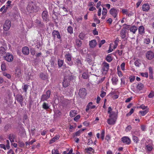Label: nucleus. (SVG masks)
I'll return each instance as SVG.
<instances>
[{
    "mask_svg": "<svg viewBox=\"0 0 154 154\" xmlns=\"http://www.w3.org/2000/svg\"><path fill=\"white\" fill-rule=\"evenodd\" d=\"M132 139L134 142L136 143H137L139 142V138L136 136L133 135Z\"/></svg>",
    "mask_w": 154,
    "mask_h": 154,
    "instance_id": "nucleus-33",
    "label": "nucleus"
},
{
    "mask_svg": "<svg viewBox=\"0 0 154 154\" xmlns=\"http://www.w3.org/2000/svg\"><path fill=\"white\" fill-rule=\"evenodd\" d=\"M52 154H60L57 149H54L52 151Z\"/></svg>",
    "mask_w": 154,
    "mask_h": 154,
    "instance_id": "nucleus-45",
    "label": "nucleus"
},
{
    "mask_svg": "<svg viewBox=\"0 0 154 154\" xmlns=\"http://www.w3.org/2000/svg\"><path fill=\"white\" fill-rule=\"evenodd\" d=\"M121 141L125 144L129 145L131 143V139L128 137L124 136L121 139Z\"/></svg>",
    "mask_w": 154,
    "mask_h": 154,
    "instance_id": "nucleus-10",
    "label": "nucleus"
},
{
    "mask_svg": "<svg viewBox=\"0 0 154 154\" xmlns=\"http://www.w3.org/2000/svg\"><path fill=\"white\" fill-rule=\"evenodd\" d=\"M66 62L70 66L73 64V62L72 60V56L69 53L66 54L65 55Z\"/></svg>",
    "mask_w": 154,
    "mask_h": 154,
    "instance_id": "nucleus-4",
    "label": "nucleus"
},
{
    "mask_svg": "<svg viewBox=\"0 0 154 154\" xmlns=\"http://www.w3.org/2000/svg\"><path fill=\"white\" fill-rule=\"evenodd\" d=\"M139 34L140 35H143L145 33V28L143 26H139L138 28Z\"/></svg>",
    "mask_w": 154,
    "mask_h": 154,
    "instance_id": "nucleus-22",
    "label": "nucleus"
},
{
    "mask_svg": "<svg viewBox=\"0 0 154 154\" xmlns=\"http://www.w3.org/2000/svg\"><path fill=\"white\" fill-rule=\"evenodd\" d=\"M125 63H122L121 65V68L122 70L124 71L125 69Z\"/></svg>",
    "mask_w": 154,
    "mask_h": 154,
    "instance_id": "nucleus-64",
    "label": "nucleus"
},
{
    "mask_svg": "<svg viewBox=\"0 0 154 154\" xmlns=\"http://www.w3.org/2000/svg\"><path fill=\"white\" fill-rule=\"evenodd\" d=\"M106 60L107 62H110L112 61V59L110 55H108L106 57Z\"/></svg>",
    "mask_w": 154,
    "mask_h": 154,
    "instance_id": "nucleus-39",
    "label": "nucleus"
},
{
    "mask_svg": "<svg viewBox=\"0 0 154 154\" xmlns=\"http://www.w3.org/2000/svg\"><path fill=\"white\" fill-rule=\"evenodd\" d=\"M144 87V86L141 83H140L137 85V88L138 90L140 91L143 90Z\"/></svg>",
    "mask_w": 154,
    "mask_h": 154,
    "instance_id": "nucleus-29",
    "label": "nucleus"
},
{
    "mask_svg": "<svg viewBox=\"0 0 154 154\" xmlns=\"http://www.w3.org/2000/svg\"><path fill=\"white\" fill-rule=\"evenodd\" d=\"M42 108L45 110H47L49 108L48 104L45 102H44L42 105Z\"/></svg>",
    "mask_w": 154,
    "mask_h": 154,
    "instance_id": "nucleus-32",
    "label": "nucleus"
},
{
    "mask_svg": "<svg viewBox=\"0 0 154 154\" xmlns=\"http://www.w3.org/2000/svg\"><path fill=\"white\" fill-rule=\"evenodd\" d=\"M142 10L148 12L150 9V7L148 3L143 4L142 7Z\"/></svg>",
    "mask_w": 154,
    "mask_h": 154,
    "instance_id": "nucleus-14",
    "label": "nucleus"
},
{
    "mask_svg": "<svg viewBox=\"0 0 154 154\" xmlns=\"http://www.w3.org/2000/svg\"><path fill=\"white\" fill-rule=\"evenodd\" d=\"M3 74L4 76L6 77L9 79H10L11 78V75L5 72H4Z\"/></svg>",
    "mask_w": 154,
    "mask_h": 154,
    "instance_id": "nucleus-40",
    "label": "nucleus"
},
{
    "mask_svg": "<svg viewBox=\"0 0 154 154\" xmlns=\"http://www.w3.org/2000/svg\"><path fill=\"white\" fill-rule=\"evenodd\" d=\"M150 40L149 38H145L144 39V43L146 44H149L150 43Z\"/></svg>",
    "mask_w": 154,
    "mask_h": 154,
    "instance_id": "nucleus-56",
    "label": "nucleus"
},
{
    "mask_svg": "<svg viewBox=\"0 0 154 154\" xmlns=\"http://www.w3.org/2000/svg\"><path fill=\"white\" fill-rule=\"evenodd\" d=\"M135 107H134V108H131V110H130V112L129 113H127L126 114V116H131L133 113V112H134V109H135Z\"/></svg>",
    "mask_w": 154,
    "mask_h": 154,
    "instance_id": "nucleus-41",
    "label": "nucleus"
},
{
    "mask_svg": "<svg viewBox=\"0 0 154 154\" xmlns=\"http://www.w3.org/2000/svg\"><path fill=\"white\" fill-rule=\"evenodd\" d=\"M119 66H117V72H118V76L120 77H121L122 76V72L119 70Z\"/></svg>",
    "mask_w": 154,
    "mask_h": 154,
    "instance_id": "nucleus-46",
    "label": "nucleus"
},
{
    "mask_svg": "<svg viewBox=\"0 0 154 154\" xmlns=\"http://www.w3.org/2000/svg\"><path fill=\"white\" fill-rule=\"evenodd\" d=\"M22 52L23 54L26 55H27L29 54V50L28 47L25 46L22 48Z\"/></svg>",
    "mask_w": 154,
    "mask_h": 154,
    "instance_id": "nucleus-21",
    "label": "nucleus"
},
{
    "mask_svg": "<svg viewBox=\"0 0 154 154\" xmlns=\"http://www.w3.org/2000/svg\"><path fill=\"white\" fill-rule=\"evenodd\" d=\"M140 75L142 76L145 77L146 78H148V73L147 72L141 73Z\"/></svg>",
    "mask_w": 154,
    "mask_h": 154,
    "instance_id": "nucleus-51",
    "label": "nucleus"
},
{
    "mask_svg": "<svg viewBox=\"0 0 154 154\" xmlns=\"http://www.w3.org/2000/svg\"><path fill=\"white\" fill-rule=\"evenodd\" d=\"M109 64L106 62H103L102 65L101 71L106 73L109 69Z\"/></svg>",
    "mask_w": 154,
    "mask_h": 154,
    "instance_id": "nucleus-8",
    "label": "nucleus"
},
{
    "mask_svg": "<svg viewBox=\"0 0 154 154\" xmlns=\"http://www.w3.org/2000/svg\"><path fill=\"white\" fill-rule=\"evenodd\" d=\"M1 68L2 71H5L6 70V65L5 63H2L1 65Z\"/></svg>",
    "mask_w": 154,
    "mask_h": 154,
    "instance_id": "nucleus-55",
    "label": "nucleus"
},
{
    "mask_svg": "<svg viewBox=\"0 0 154 154\" xmlns=\"http://www.w3.org/2000/svg\"><path fill=\"white\" fill-rule=\"evenodd\" d=\"M6 148L7 149H9L10 148V142L9 140H6Z\"/></svg>",
    "mask_w": 154,
    "mask_h": 154,
    "instance_id": "nucleus-62",
    "label": "nucleus"
},
{
    "mask_svg": "<svg viewBox=\"0 0 154 154\" xmlns=\"http://www.w3.org/2000/svg\"><path fill=\"white\" fill-rule=\"evenodd\" d=\"M97 45L96 41L95 40H92L89 42V45L90 48H94Z\"/></svg>",
    "mask_w": 154,
    "mask_h": 154,
    "instance_id": "nucleus-17",
    "label": "nucleus"
},
{
    "mask_svg": "<svg viewBox=\"0 0 154 154\" xmlns=\"http://www.w3.org/2000/svg\"><path fill=\"white\" fill-rule=\"evenodd\" d=\"M75 110L71 111L69 114L70 116L72 117L75 116L77 114Z\"/></svg>",
    "mask_w": 154,
    "mask_h": 154,
    "instance_id": "nucleus-36",
    "label": "nucleus"
},
{
    "mask_svg": "<svg viewBox=\"0 0 154 154\" xmlns=\"http://www.w3.org/2000/svg\"><path fill=\"white\" fill-rule=\"evenodd\" d=\"M30 51L31 54L32 55L34 56L35 55V50L34 48H31L30 50Z\"/></svg>",
    "mask_w": 154,
    "mask_h": 154,
    "instance_id": "nucleus-58",
    "label": "nucleus"
},
{
    "mask_svg": "<svg viewBox=\"0 0 154 154\" xmlns=\"http://www.w3.org/2000/svg\"><path fill=\"white\" fill-rule=\"evenodd\" d=\"M35 22L37 26L39 27H42L43 26V24L42 23L40 20L38 19H37L35 20Z\"/></svg>",
    "mask_w": 154,
    "mask_h": 154,
    "instance_id": "nucleus-27",
    "label": "nucleus"
},
{
    "mask_svg": "<svg viewBox=\"0 0 154 154\" xmlns=\"http://www.w3.org/2000/svg\"><path fill=\"white\" fill-rule=\"evenodd\" d=\"M27 9L28 11L30 13L36 12L37 11L36 10V6L33 3V2H30L27 7Z\"/></svg>",
    "mask_w": 154,
    "mask_h": 154,
    "instance_id": "nucleus-2",
    "label": "nucleus"
},
{
    "mask_svg": "<svg viewBox=\"0 0 154 154\" xmlns=\"http://www.w3.org/2000/svg\"><path fill=\"white\" fill-rule=\"evenodd\" d=\"M134 134L135 135L138 136H140V131L139 130L135 131L134 132Z\"/></svg>",
    "mask_w": 154,
    "mask_h": 154,
    "instance_id": "nucleus-59",
    "label": "nucleus"
},
{
    "mask_svg": "<svg viewBox=\"0 0 154 154\" xmlns=\"http://www.w3.org/2000/svg\"><path fill=\"white\" fill-rule=\"evenodd\" d=\"M87 93L85 88H82L79 90V95L81 98H84L86 95Z\"/></svg>",
    "mask_w": 154,
    "mask_h": 154,
    "instance_id": "nucleus-11",
    "label": "nucleus"
},
{
    "mask_svg": "<svg viewBox=\"0 0 154 154\" xmlns=\"http://www.w3.org/2000/svg\"><path fill=\"white\" fill-rule=\"evenodd\" d=\"M76 62L78 65L81 66L82 64L81 60L79 59H77Z\"/></svg>",
    "mask_w": 154,
    "mask_h": 154,
    "instance_id": "nucleus-63",
    "label": "nucleus"
},
{
    "mask_svg": "<svg viewBox=\"0 0 154 154\" xmlns=\"http://www.w3.org/2000/svg\"><path fill=\"white\" fill-rule=\"evenodd\" d=\"M149 112V109H146L143 111H139V113L141 114V115L143 116L146 115Z\"/></svg>",
    "mask_w": 154,
    "mask_h": 154,
    "instance_id": "nucleus-31",
    "label": "nucleus"
},
{
    "mask_svg": "<svg viewBox=\"0 0 154 154\" xmlns=\"http://www.w3.org/2000/svg\"><path fill=\"white\" fill-rule=\"evenodd\" d=\"M76 44L78 47H80L81 46L82 42V41L79 39L76 40Z\"/></svg>",
    "mask_w": 154,
    "mask_h": 154,
    "instance_id": "nucleus-54",
    "label": "nucleus"
},
{
    "mask_svg": "<svg viewBox=\"0 0 154 154\" xmlns=\"http://www.w3.org/2000/svg\"><path fill=\"white\" fill-rule=\"evenodd\" d=\"M107 13V10L105 8H103L102 10V15L103 16H105L106 15Z\"/></svg>",
    "mask_w": 154,
    "mask_h": 154,
    "instance_id": "nucleus-48",
    "label": "nucleus"
},
{
    "mask_svg": "<svg viewBox=\"0 0 154 154\" xmlns=\"http://www.w3.org/2000/svg\"><path fill=\"white\" fill-rule=\"evenodd\" d=\"M36 141V140L35 139H33L29 142H26V146H27L28 145H32L34 142H35Z\"/></svg>",
    "mask_w": 154,
    "mask_h": 154,
    "instance_id": "nucleus-38",
    "label": "nucleus"
},
{
    "mask_svg": "<svg viewBox=\"0 0 154 154\" xmlns=\"http://www.w3.org/2000/svg\"><path fill=\"white\" fill-rule=\"evenodd\" d=\"M21 70L19 68H17L15 70V75L16 77L20 78L22 75Z\"/></svg>",
    "mask_w": 154,
    "mask_h": 154,
    "instance_id": "nucleus-16",
    "label": "nucleus"
},
{
    "mask_svg": "<svg viewBox=\"0 0 154 154\" xmlns=\"http://www.w3.org/2000/svg\"><path fill=\"white\" fill-rule=\"evenodd\" d=\"M119 12V10L117 8H112L109 11L110 14L114 18H116Z\"/></svg>",
    "mask_w": 154,
    "mask_h": 154,
    "instance_id": "nucleus-6",
    "label": "nucleus"
},
{
    "mask_svg": "<svg viewBox=\"0 0 154 154\" xmlns=\"http://www.w3.org/2000/svg\"><path fill=\"white\" fill-rule=\"evenodd\" d=\"M60 137V136L59 135H56L53 137L50 140V143H51L56 141L57 140H58Z\"/></svg>",
    "mask_w": 154,
    "mask_h": 154,
    "instance_id": "nucleus-30",
    "label": "nucleus"
},
{
    "mask_svg": "<svg viewBox=\"0 0 154 154\" xmlns=\"http://www.w3.org/2000/svg\"><path fill=\"white\" fill-rule=\"evenodd\" d=\"M16 99L20 103L21 106H23V96L21 94H17L16 96Z\"/></svg>",
    "mask_w": 154,
    "mask_h": 154,
    "instance_id": "nucleus-12",
    "label": "nucleus"
},
{
    "mask_svg": "<svg viewBox=\"0 0 154 154\" xmlns=\"http://www.w3.org/2000/svg\"><path fill=\"white\" fill-rule=\"evenodd\" d=\"M149 79H153V69L152 67H149Z\"/></svg>",
    "mask_w": 154,
    "mask_h": 154,
    "instance_id": "nucleus-23",
    "label": "nucleus"
},
{
    "mask_svg": "<svg viewBox=\"0 0 154 154\" xmlns=\"http://www.w3.org/2000/svg\"><path fill=\"white\" fill-rule=\"evenodd\" d=\"M11 22L10 20H6L4 25L3 29L4 30L7 31L8 30L11 26Z\"/></svg>",
    "mask_w": 154,
    "mask_h": 154,
    "instance_id": "nucleus-7",
    "label": "nucleus"
},
{
    "mask_svg": "<svg viewBox=\"0 0 154 154\" xmlns=\"http://www.w3.org/2000/svg\"><path fill=\"white\" fill-rule=\"evenodd\" d=\"M70 81L66 78H64L63 82V86L64 87L66 88L68 87Z\"/></svg>",
    "mask_w": 154,
    "mask_h": 154,
    "instance_id": "nucleus-18",
    "label": "nucleus"
},
{
    "mask_svg": "<svg viewBox=\"0 0 154 154\" xmlns=\"http://www.w3.org/2000/svg\"><path fill=\"white\" fill-rule=\"evenodd\" d=\"M64 61L63 60L60 59H58V65L59 68L61 67L63 64Z\"/></svg>",
    "mask_w": 154,
    "mask_h": 154,
    "instance_id": "nucleus-35",
    "label": "nucleus"
},
{
    "mask_svg": "<svg viewBox=\"0 0 154 154\" xmlns=\"http://www.w3.org/2000/svg\"><path fill=\"white\" fill-rule=\"evenodd\" d=\"M111 81L112 84L114 85H116L118 81L117 78L113 77L111 79Z\"/></svg>",
    "mask_w": 154,
    "mask_h": 154,
    "instance_id": "nucleus-25",
    "label": "nucleus"
},
{
    "mask_svg": "<svg viewBox=\"0 0 154 154\" xmlns=\"http://www.w3.org/2000/svg\"><path fill=\"white\" fill-rule=\"evenodd\" d=\"M88 75L86 72H84L82 75V77L84 79H86L88 78Z\"/></svg>",
    "mask_w": 154,
    "mask_h": 154,
    "instance_id": "nucleus-43",
    "label": "nucleus"
},
{
    "mask_svg": "<svg viewBox=\"0 0 154 154\" xmlns=\"http://www.w3.org/2000/svg\"><path fill=\"white\" fill-rule=\"evenodd\" d=\"M146 149L148 151H151L153 147L151 144H149L146 146Z\"/></svg>",
    "mask_w": 154,
    "mask_h": 154,
    "instance_id": "nucleus-34",
    "label": "nucleus"
},
{
    "mask_svg": "<svg viewBox=\"0 0 154 154\" xmlns=\"http://www.w3.org/2000/svg\"><path fill=\"white\" fill-rule=\"evenodd\" d=\"M137 29L138 28L136 26L134 25H132L130 26L129 30H130L131 32H132L133 34H135L137 30Z\"/></svg>",
    "mask_w": 154,
    "mask_h": 154,
    "instance_id": "nucleus-20",
    "label": "nucleus"
},
{
    "mask_svg": "<svg viewBox=\"0 0 154 154\" xmlns=\"http://www.w3.org/2000/svg\"><path fill=\"white\" fill-rule=\"evenodd\" d=\"M5 53V50L3 47H0V56H2Z\"/></svg>",
    "mask_w": 154,
    "mask_h": 154,
    "instance_id": "nucleus-28",
    "label": "nucleus"
},
{
    "mask_svg": "<svg viewBox=\"0 0 154 154\" xmlns=\"http://www.w3.org/2000/svg\"><path fill=\"white\" fill-rule=\"evenodd\" d=\"M126 31L125 30L122 29L120 32V36L122 39L125 38L126 36Z\"/></svg>",
    "mask_w": 154,
    "mask_h": 154,
    "instance_id": "nucleus-24",
    "label": "nucleus"
},
{
    "mask_svg": "<svg viewBox=\"0 0 154 154\" xmlns=\"http://www.w3.org/2000/svg\"><path fill=\"white\" fill-rule=\"evenodd\" d=\"M106 95V93L105 91H102L101 92V94H100V96L102 97H103Z\"/></svg>",
    "mask_w": 154,
    "mask_h": 154,
    "instance_id": "nucleus-60",
    "label": "nucleus"
},
{
    "mask_svg": "<svg viewBox=\"0 0 154 154\" xmlns=\"http://www.w3.org/2000/svg\"><path fill=\"white\" fill-rule=\"evenodd\" d=\"M121 84L125 85V78L124 77H122L121 79Z\"/></svg>",
    "mask_w": 154,
    "mask_h": 154,
    "instance_id": "nucleus-61",
    "label": "nucleus"
},
{
    "mask_svg": "<svg viewBox=\"0 0 154 154\" xmlns=\"http://www.w3.org/2000/svg\"><path fill=\"white\" fill-rule=\"evenodd\" d=\"M130 26V25H128L126 24H124L123 25V28L124 29L129 30Z\"/></svg>",
    "mask_w": 154,
    "mask_h": 154,
    "instance_id": "nucleus-42",
    "label": "nucleus"
},
{
    "mask_svg": "<svg viewBox=\"0 0 154 154\" xmlns=\"http://www.w3.org/2000/svg\"><path fill=\"white\" fill-rule=\"evenodd\" d=\"M105 132L104 130H103L101 131V138L102 140H103L104 138Z\"/></svg>",
    "mask_w": 154,
    "mask_h": 154,
    "instance_id": "nucleus-50",
    "label": "nucleus"
},
{
    "mask_svg": "<svg viewBox=\"0 0 154 154\" xmlns=\"http://www.w3.org/2000/svg\"><path fill=\"white\" fill-rule=\"evenodd\" d=\"M11 125L10 124H7L4 127L5 130V131H7L11 128Z\"/></svg>",
    "mask_w": 154,
    "mask_h": 154,
    "instance_id": "nucleus-44",
    "label": "nucleus"
},
{
    "mask_svg": "<svg viewBox=\"0 0 154 154\" xmlns=\"http://www.w3.org/2000/svg\"><path fill=\"white\" fill-rule=\"evenodd\" d=\"M154 96V92L153 91H151L149 94L148 95V97L149 98H152Z\"/></svg>",
    "mask_w": 154,
    "mask_h": 154,
    "instance_id": "nucleus-47",
    "label": "nucleus"
},
{
    "mask_svg": "<svg viewBox=\"0 0 154 154\" xmlns=\"http://www.w3.org/2000/svg\"><path fill=\"white\" fill-rule=\"evenodd\" d=\"M85 150H86V151H92V152L93 153H94V149L93 148L91 147H89L88 148H86L85 149Z\"/></svg>",
    "mask_w": 154,
    "mask_h": 154,
    "instance_id": "nucleus-57",
    "label": "nucleus"
},
{
    "mask_svg": "<svg viewBox=\"0 0 154 154\" xmlns=\"http://www.w3.org/2000/svg\"><path fill=\"white\" fill-rule=\"evenodd\" d=\"M13 56L12 54L9 53L6 54V56L5 57V59L7 61L11 62L13 60Z\"/></svg>",
    "mask_w": 154,
    "mask_h": 154,
    "instance_id": "nucleus-13",
    "label": "nucleus"
},
{
    "mask_svg": "<svg viewBox=\"0 0 154 154\" xmlns=\"http://www.w3.org/2000/svg\"><path fill=\"white\" fill-rule=\"evenodd\" d=\"M68 32L70 34H72L73 33V29L72 26H68L67 29Z\"/></svg>",
    "mask_w": 154,
    "mask_h": 154,
    "instance_id": "nucleus-37",
    "label": "nucleus"
},
{
    "mask_svg": "<svg viewBox=\"0 0 154 154\" xmlns=\"http://www.w3.org/2000/svg\"><path fill=\"white\" fill-rule=\"evenodd\" d=\"M112 110V109L111 107H109L108 109V113L109 114V117L110 118L107 119V122L110 125H113L115 123L118 116L117 113Z\"/></svg>",
    "mask_w": 154,
    "mask_h": 154,
    "instance_id": "nucleus-1",
    "label": "nucleus"
},
{
    "mask_svg": "<svg viewBox=\"0 0 154 154\" xmlns=\"http://www.w3.org/2000/svg\"><path fill=\"white\" fill-rule=\"evenodd\" d=\"M42 17L44 21L47 22L49 21L48 13L47 11H43L42 14Z\"/></svg>",
    "mask_w": 154,
    "mask_h": 154,
    "instance_id": "nucleus-9",
    "label": "nucleus"
},
{
    "mask_svg": "<svg viewBox=\"0 0 154 154\" xmlns=\"http://www.w3.org/2000/svg\"><path fill=\"white\" fill-rule=\"evenodd\" d=\"M146 58L149 60H151L154 58V52L151 50L147 51L146 53Z\"/></svg>",
    "mask_w": 154,
    "mask_h": 154,
    "instance_id": "nucleus-5",
    "label": "nucleus"
},
{
    "mask_svg": "<svg viewBox=\"0 0 154 154\" xmlns=\"http://www.w3.org/2000/svg\"><path fill=\"white\" fill-rule=\"evenodd\" d=\"M140 60H137L134 62V64L135 65L139 67V65L140 64Z\"/></svg>",
    "mask_w": 154,
    "mask_h": 154,
    "instance_id": "nucleus-53",
    "label": "nucleus"
},
{
    "mask_svg": "<svg viewBox=\"0 0 154 154\" xmlns=\"http://www.w3.org/2000/svg\"><path fill=\"white\" fill-rule=\"evenodd\" d=\"M40 78L42 80H45L48 79V75L45 74L41 73L40 75Z\"/></svg>",
    "mask_w": 154,
    "mask_h": 154,
    "instance_id": "nucleus-26",
    "label": "nucleus"
},
{
    "mask_svg": "<svg viewBox=\"0 0 154 154\" xmlns=\"http://www.w3.org/2000/svg\"><path fill=\"white\" fill-rule=\"evenodd\" d=\"M51 93V91L49 90L47 91L45 93H44L41 96V101H47L50 98Z\"/></svg>",
    "mask_w": 154,
    "mask_h": 154,
    "instance_id": "nucleus-3",
    "label": "nucleus"
},
{
    "mask_svg": "<svg viewBox=\"0 0 154 154\" xmlns=\"http://www.w3.org/2000/svg\"><path fill=\"white\" fill-rule=\"evenodd\" d=\"M93 103L90 102L86 106L85 110L86 112H88L90 109H93L95 107L94 105H92Z\"/></svg>",
    "mask_w": 154,
    "mask_h": 154,
    "instance_id": "nucleus-19",
    "label": "nucleus"
},
{
    "mask_svg": "<svg viewBox=\"0 0 154 154\" xmlns=\"http://www.w3.org/2000/svg\"><path fill=\"white\" fill-rule=\"evenodd\" d=\"M29 85H24L23 86V89L24 91L26 92L27 91V90L28 88Z\"/></svg>",
    "mask_w": 154,
    "mask_h": 154,
    "instance_id": "nucleus-49",
    "label": "nucleus"
},
{
    "mask_svg": "<svg viewBox=\"0 0 154 154\" xmlns=\"http://www.w3.org/2000/svg\"><path fill=\"white\" fill-rule=\"evenodd\" d=\"M139 108L141 109H148V106H145L143 104H142L141 106H140L139 107Z\"/></svg>",
    "mask_w": 154,
    "mask_h": 154,
    "instance_id": "nucleus-52",
    "label": "nucleus"
},
{
    "mask_svg": "<svg viewBox=\"0 0 154 154\" xmlns=\"http://www.w3.org/2000/svg\"><path fill=\"white\" fill-rule=\"evenodd\" d=\"M52 35L54 39H55L56 36L57 38L59 39H61L60 34L58 31L54 30L52 32Z\"/></svg>",
    "mask_w": 154,
    "mask_h": 154,
    "instance_id": "nucleus-15",
    "label": "nucleus"
}]
</instances>
